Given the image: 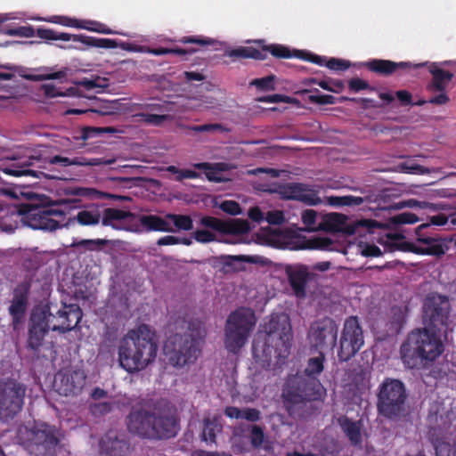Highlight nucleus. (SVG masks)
I'll use <instances>...</instances> for the list:
<instances>
[{
	"label": "nucleus",
	"mask_w": 456,
	"mask_h": 456,
	"mask_svg": "<svg viewBox=\"0 0 456 456\" xmlns=\"http://www.w3.org/2000/svg\"><path fill=\"white\" fill-rule=\"evenodd\" d=\"M364 344L363 330L359 318L352 315L347 317L343 324L338 340V358L339 362L352 359Z\"/></svg>",
	"instance_id": "nucleus-12"
},
{
	"label": "nucleus",
	"mask_w": 456,
	"mask_h": 456,
	"mask_svg": "<svg viewBox=\"0 0 456 456\" xmlns=\"http://www.w3.org/2000/svg\"><path fill=\"white\" fill-rule=\"evenodd\" d=\"M41 310L49 314L47 320L52 325V330L64 334L77 328L83 317V312L77 304H61V307L53 303L39 305Z\"/></svg>",
	"instance_id": "nucleus-11"
},
{
	"label": "nucleus",
	"mask_w": 456,
	"mask_h": 456,
	"mask_svg": "<svg viewBox=\"0 0 456 456\" xmlns=\"http://www.w3.org/2000/svg\"><path fill=\"white\" fill-rule=\"evenodd\" d=\"M166 219L171 221L178 230L191 231L193 222L190 216L178 214H167Z\"/></svg>",
	"instance_id": "nucleus-41"
},
{
	"label": "nucleus",
	"mask_w": 456,
	"mask_h": 456,
	"mask_svg": "<svg viewBox=\"0 0 456 456\" xmlns=\"http://www.w3.org/2000/svg\"><path fill=\"white\" fill-rule=\"evenodd\" d=\"M428 71L432 76L431 80L427 85V90L432 93L437 92L439 94L428 99V102L433 105H444L449 102L450 98L446 94V87L453 77V73L444 70L442 66L452 65V61L443 62H425Z\"/></svg>",
	"instance_id": "nucleus-14"
},
{
	"label": "nucleus",
	"mask_w": 456,
	"mask_h": 456,
	"mask_svg": "<svg viewBox=\"0 0 456 456\" xmlns=\"http://www.w3.org/2000/svg\"><path fill=\"white\" fill-rule=\"evenodd\" d=\"M113 404L110 402H100L91 404L90 411L94 416H102L112 411Z\"/></svg>",
	"instance_id": "nucleus-53"
},
{
	"label": "nucleus",
	"mask_w": 456,
	"mask_h": 456,
	"mask_svg": "<svg viewBox=\"0 0 456 456\" xmlns=\"http://www.w3.org/2000/svg\"><path fill=\"white\" fill-rule=\"evenodd\" d=\"M282 200H297L308 206H316L322 202L318 192L307 184L300 183H275L268 190Z\"/></svg>",
	"instance_id": "nucleus-15"
},
{
	"label": "nucleus",
	"mask_w": 456,
	"mask_h": 456,
	"mask_svg": "<svg viewBox=\"0 0 456 456\" xmlns=\"http://www.w3.org/2000/svg\"><path fill=\"white\" fill-rule=\"evenodd\" d=\"M220 208L224 212L232 216H238L241 214V208L240 204L234 200L223 201L220 205Z\"/></svg>",
	"instance_id": "nucleus-56"
},
{
	"label": "nucleus",
	"mask_w": 456,
	"mask_h": 456,
	"mask_svg": "<svg viewBox=\"0 0 456 456\" xmlns=\"http://www.w3.org/2000/svg\"><path fill=\"white\" fill-rule=\"evenodd\" d=\"M56 165L59 164L62 167L78 166V167H94L101 166L102 164H110L112 161H105L102 159L94 158L86 159L83 157H75L69 159L60 155L53 156L48 159L47 161L43 162L41 158L37 156H30L28 159L21 160L18 163H13L4 168V173L9 175L20 176H32L35 178H47L57 179L58 176L52 174H46L42 169H45V164Z\"/></svg>",
	"instance_id": "nucleus-6"
},
{
	"label": "nucleus",
	"mask_w": 456,
	"mask_h": 456,
	"mask_svg": "<svg viewBox=\"0 0 456 456\" xmlns=\"http://www.w3.org/2000/svg\"><path fill=\"white\" fill-rule=\"evenodd\" d=\"M56 379L60 384L57 391L64 396L77 395L86 385V376L82 370H72L58 372Z\"/></svg>",
	"instance_id": "nucleus-21"
},
{
	"label": "nucleus",
	"mask_w": 456,
	"mask_h": 456,
	"mask_svg": "<svg viewBox=\"0 0 456 456\" xmlns=\"http://www.w3.org/2000/svg\"><path fill=\"white\" fill-rule=\"evenodd\" d=\"M226 55L236 59L254 60H265L267 56L263 51L252 46H240L235 49L229 50L226 52Z\"/></svg>",
	"instance_id": "nucleus-31"
},
{
	"label": "nucleus",
	"mask_w": 456,
	"mask_h": 456,
	"mask_svg": "<svg viewBox=\"0 0 456 456\" xmlns=\"http://www.w3.org/2000/svg\"><path fill=\"white\" fill-rule=\"evenodd\" d=\"M315 94H312L308 96V101L313 103L320 105L335 104L336 98L331 94H320L319 90H314Z\"/></svg>",
	"instance_id": "nucleus-50"
},
{
	"label": "nucleus",
	"mask_w": 456,
	"mask_h": 456,
	"mask_svg": "<svg viewBox=\"0 0 456 456\" xmlns=\"http://www.w3.org/2000/svg\"><path fill=\"white\" fill-rule=\"evenodd\" d=\"M134 217V215L130 211L107 208L102 213V224L110 226L113 229H119L118 223L132 220Z\"/></svg>",
	"instance_id": "nucleus-28"
},
{
	"label": "nucleus",
	"mask_w": 456,
	"mask_h": 456,
	"mask_svg": "<svg viewBox=\"0 0 456 456\" xmlns=\"http://www.w3.org/2000/svg\"><path fill=\"white\" fill-rule=\"evenodd\" d=\"M59 444L53 429L44 424L30 430L26 441V448L35 456H52Z\"/></svg>",
	"instance_id": "nucleus-17"
},
{
	"label": "nucleus",
	"mask_w": 456,
	"mask_h": 456,
	"mask_svg": "<svg viewBox=\"0 0 456 456\" xmlns=\"http://www.w3.org/2000/svg\"><path fill=\"white\" fill-rule=\"evenodd\" d=\"M155 331L148 324H140L127 331L120 339L118 354L122 369L128 373L144 370L155 361L158 346Z\"/></svg>",
	"instance_id": "nucleus-3"
},
{
	"label": "nucleus",
	"mask_w": 456,
	"mask_h": 456,
	"mask_svg": "<svg viewBox=\"0 0 456 456\" xmlns=\"http://www.w3.org/2000/svg\"><path fill=\"white\" fill-rule=\"evenodd\" d=\"M47 313L46 310H41L37 306L30 314L26 347L34 353L40 350L45 335L52 330V325L47 320Z\"/></svg>",
	"instance_id": "nucleus-18"
},
{
	"label": "nucleus",
	"mask_w": 456,
	"mask_h": 456,
	"mask_svg": "<svg viewBox=\"0 0 456 456\" xmlns=\"http://www.w3.org/2000/svg\"><path fill=\"white\" fill-rule=\"evenodd\" d=\"M325 66L331 70H346L350 67V63L345 60L337 59V58H330Z\"/></svg>",
	"instance_id": "nucleus-57"
},
{
	"label": "nucleus",
	"mask_w": 456,
	"mask_h": 456,
	"mask_svg": "<svg viewBox=\"0 0 456 456\" xmlns=\"http://www.w3.org/2000/svg\"><path fill=\"white\" fill-rule=\"evenodd\" d=\"M393 223L395 224H415L419 219L418 216L411 212H403L395 215L393 218Z\"/></svg>",
	"instance_id": "nucleus-54"
},
{
	"label": "nucleus",
	"mask_w": 456,
	"mask_h": 456,
	"mask_svg": "<svg viewBox=\"0 0 456 456\" xmlns=\"http://www.w3.org/2000/svg\"><path fill=\"white\" fill-rule=\"evenodd\" d=\"M326 361L324 354L321 351L317 356L310 357L302 374L310 378H318L324 370Z\"/></svg>",
	"instance_id": "nucleus-33"
},
{
	"label": "nucleus",
	"mask_w": 456,
	"mask_h": 456,
	"mask_svg": "<svg viewBox=\"0 0 456 456\" xmlns=\"http://www.w3.org/2000/svg\"><path fill=\"white\" fill-rule=\"evenodd\" d=\"M362 197L346 195V196H331L329 198V203L336 207L344 206H360L363 203Z\"/></svg>",
	"instance_id": "nucleus-40"
},
{
	"label": "nucleus",
	"mask_w": 456,
	"mask_h": 456,
	"mask_svg": "<svg viewBox=\"0 0 456 456\" xmlns=\"http://www.w3.org/2000/svg\"><path fill=\"white\" fill-rule=\"evenodd\" d=\"M428 228V224H421L416 230L417 241L423 246H418L411 241H403L399 245V248L405 252H411L417 255H428L441 256L445 254L448 247L444 242H441L437 237L428 234L425 230Z\"/></svg>",
	"instance_id": "nucleus-16"
},
{
	"label": "nucleus",
	"mask_w": 456,
	"mask_h": 456,
	"mask_svg": "<svg viewBox=\"0 0 456 456\" xmlns=\"http://www.w3.org/2000/svg\"><path fill=\"white\" fill-rule=\"evenodd\" d=\"M345 221L346 216L342 214L331 213L327 216L328 224L334 230L339 229Z\"/></svg>",
	"instance_id": "nucleus-61"
},
{
	"label": "nucleus",
	"mask_w": 456,
	"mask_h": 456,
	"mask_svg": "<svg viewBox=\"0 0 456 456\" xmlns=\"http://www.w3.org/2000/svg\"><path fill=\"white\" fill-rule=\"evenodd\" d=\"M26 389L15 379H0V419H13L22 410Z\"/></svg>",
	"instance_id": "nucleus-13"
},
{
	"label": "nucleus",
	"mask_w": 456,
	"mask_h": 456,
	"mask_svg": "<svg viewBox=\"0 0 456 456\" xmlns=\"http://www.w3.org/2000/svg\"><path fill=\"white\" fill-rule=\"evenodd\" d=\"M296 58L310 61V62L317 64L319 66H325V63L328 61L323 56H320V55L314 54L312 53L301 51V50L296 51Z\"/></svg>",
	"instance_id": "nucleus-47"
},
{
	"label": "nucleus",
	"mask_w": 456,
	"mask_h": 456,
	"mask_svg": "<svg viewBox=\"0 0 456 456\" xmlns=\"http://www.w3.org/2000/svg\"><path fill=\"white\" fill-rule=\"evenodd\" d=\"M4 34L8 36H17L22 37H32L35 35L37 36V30L35 31L34 28L30 25L20 26L14 28H9L4 31Z\"/></svg>",
	"instance_id": "nucleus-46"
},
{
	"label": "nucleus",
	"mask_w": 456,
	"mask_h": 456,
	"mask_svg": "<svg viewBox=\"0 0 456 456\" xmlns=\"http://www.w3.org/2000/svg\"><path fill=\"white\" fill-rule=\"evenodd\" d=\"M450 305L445 297H428L423 305L425 327L411 330L400 346L405 368L422 370L430 367L443 354L440 327L446 326Z\"/></svg>",
	"instance_id": "nucleus-1"
},
{
	"label": "nucleus",
	"mask_w": 456,
	"mask_h": 456,
	"mask_svg": "<svg viewBox=\"0 0 456 456\" xmlns=\"http://www.w3.org/2000/svg\"><path fill=\"white\" fill-rule=\"evenodd\" d=\"M126 423L131 434L150 440L169 439L179 429L176 410L167 403H158L151 408L133 407Z\"/></svg>",
	"instance_id": "nucleus-2"
},
{
	"label": "nucleus",
	"mask_w": 456,
	"mask_h": 456,
	"mask_svg": "<svg viewBox=\"0 0 456 456\" xmlns=\"http://www.w3.org/2000/svg\"><path fill=\"white\" fill-rule=\"evenodd\" d=\"M219 429H221V428L218 427L217 419L216 418H204L201 440L209 444H215L216 439V431Z\"/></svg>",
	"instance_id": "nucleus-35"
},
{
	"label": "nucleus",
	"mask_w": 456,
	"mask_h": 456,
	"mask_svg": "<svg viewBox=\"0 0 456 456\" xmlns=\"http://www.w3.org/2000/svg\"><path fill=\"white\" fill-rule=\"evenodd\" d=\"M109 244V240L105 239H83L73 241L71 247L75 248H82L88 251H99L102 247Z\"/></svg>",
	"instance_id": "nucleus-37"
},
{
	"label": "nucleus",
	"mask_w": 456,
	"mask_h": 456,
	"mask_svg": "<svg viewBox=\"0 0 456 456\" xmlns=\"http://www.w3.org/2000/svg\"><path fill=\"white\" fill-rule=\"evenodd\" d=\"M338 422L353 445H358L362 443L361 425L358 421H354L348 417L343 416L338 419Z\"/></svg>",
	"instance_id": "nucleus-29"
},
{
	"label": "nucleus",
	"mask_w": 456,
	"mask_h": 456,
	"mask_svg": "<svg viewBox=\"0 0 456 456\" xmlns=\"http://www.w3.org/2000/svg\"><path fill=\"white\" fill-rule=\"evenodd\" d=\"M261 51H263L265 54L266 52L270 53L273 56L278 58V59H289V58H296V51H291L289 47L278 45V44H273L269 45L264 46Z\"/></svg>",
	"instance_id": "nucleus-38"
},
{
	"label": "nucleus",
	"mask_w": 456,
	"mask_h": 456,
	"mask_svg": "<svg viewBox=\"0 0 456 456\" xmlns=\"http://www.w3.org/2000/svg\"><path fill=\"white\" fill-rule=\"evenodd\" d=\"M161 216L156 215H146L140 217V223L149 231L172 232L170 224Z\"/></svg>",
	"instance_id": "nucleus-30"
},
{
	"label": "nucleus",
	"mask_w": 456,
	"mask_h": 456,
	"mask_svg": "<svg viewBox=\"0 0 456 456\" xmlns=\"http://www.w3.org/2000/svg\"><path fill=\"white\" fill-rule=\"evenodd\" d=\"M292 331L289 315L272 314L264 325V333H258L252 345L256 360L270 363L273 358L280 360L289 354Z\"/></svg>",
	"instance_id": "nucleus-4"
},
{
	"label": "nucleus",
	"mask_w": 456,
	"mask_h": 456,
	"mask_svg": "<svg viewBox=\"0 0 456 456\" xmlns=\"http://www.w3.org/2000/svg\"><path fill=\"white\" fill-rule=\"evenodd\" d=\"M317 212L314 209H306L302 213V222L306 225L309 230H314V224L316 222Z\"/></svg>",
	"instance_id": "nucleus-59"
},
{
	"label": "nucleus",
	"mask_w": 456,
	"mask_h": 456,
	"mask_svg": "<svg viewBox=\"0 0 456 456\" xmlns=\"http://www.w3.org/2000/svg\"><path fill=\"white\" fill-rule=\"evenodd\" d=\"M408 394L403 381L394 378H386L377 390L376 407L379 416L398 420L407 413Z\"/></svg>",
	"instance_id": "nucleus-7"
},
{
	"label": "nucleus",
	"mask_w": 456,
	"mask_h": 456,
	"mask_svg": "<svg viewBox=\"0 0 456 456\" xmlns=\"http://www.w3.org/2000/svg\"><path fill=\"white\" fill-rule=\"evenodd\" d=\"M77 194L84 197L96 198V199H115L119 200H131L130 197L127 196H118L106 192L97 191L93 188H79Z\"/></svg>",
	"instance_id": "nucleus-39"
},
{
	"label": "nucleus",
	"mask_w": 456,
	"mask_h": 456,
	"mask_svg": "<svg viewBox=\"0 0 456 456\" xmlns=\"http://www.w3.org/2000/svg\"><path fill=\"white\" fill-rule=\"evenodd\" d=\"M274 78L273 75L267 76L261 78H256L250 82L251 86H255L257 89L263 91L273 90L274 89Z\"/></svg>",
	"instance_id": "nucleus-51"
},
{
	"label": "nucleus",
	"mask_w": 456,
	"mask_h": 456,
	"mask_svg": "<svg viewBox=\"0 0 456 456\" xmlns=\"http://www.w3.org/2000/svg\"><path fill=\"white\" fill-rule=\"evenodd\" d=\"M37 37L44 40L80 42L87 46L95 48L114 49L118 46L117 41L111 38H98L86 35H71L65 32H58L51 28H38Z\"/></svg>",
	"instance_id": "nucleus-19"
},
{
	"label": "nucleus",
	"mask_w": 456,
	"mask_h": 456,
	"mask_svg": "<svg viewBox=\"0 0 456 456\" xmlns=\"http://www.w3.org/2000/svg\"><path fill=\"white\" fill-rule=\"evenodd\" d=\"M256 322L255 313L249 308L240 307L232 312L224 327L225 348L238 353L245 346Z\"/></svg>",
	"instance_id": "nucleus-8"
},
{
	"label": "nucleus",
	"mask_w": 456,
	"mask_h": 456,
	"mask_svg": "<svg viewBox=\"0 0 456 456\" xmlns=\"http://www.w3.org/2000/svg\"><path fill=\"white\" fill-rule=\"evenodd\" d=\"M29 281L20 282L13 289V297L9 306V314L12 318L14 326L20 324L24 316L28 302V294L30 290Z\"/></svg>",
	"instance_id": "nucleus-22"
},
{
	"label": "nucleus",
	"mask_w": 456,
	"mask_h": 456,
	"mask_svg": "<svg viewBox=\"0 0 456 456\" xmlns=\"http://www.w3.org/2000/svg\"><path fill=\"white\" fill-rule=\"evenodd\" d=\"M129 451V444L123 435L116 431H109L100 442V453L102 456H126Z\"/></svg>",
	"instance_id": "nucleus-23"
},
{
	"label": "nucleus",
	"mask_w": 456,
	"mask_h": 456,
	"mask_svg": "<svg viewBox=\"0 0 456 456\" xmlns=\"http://www.w3.org/2000/svg\"><path fill=\"white\" fill-rule=\"evenodd\" d=\"M309 243L311 244L310 248L328 249L333 244V241L328 237H319L310 240Z\"/></svg>",
	"instance_id": "nucleus-62"
},
{
	"label": "nucleus",
	"mask_w": 456,
	"mask_h": 456,
	"mask_svg": "<svg viewBox=\"0 0 456 456\" xmlns=\"http://www.w3.org/2000/svg\"><path fill=\"white\" fill-rule=\"evenodd\" d=\"M200 224L224 233V221L214 216H206L200 219Z\"/></svg>",
	"instance_id": "nucleus-49"
},
{
	"label": "nucleus",
	"mask_w": 456,
	"mask_h": 456,
	"mask_svg": "<svg viewBox=\"0 0 456 456\" xmlns=\"http://www.w3.org/2000/svg\"><path fill=\"white\" fill-rule=\"evenodd\" d=\"M49 69H45V72L38 73L36 75L31 76V79L35 81H44V80H52V79H58L61 80L66 78L67 77V69H64L62 70H59L56 72H48Z\"/></svg>",
	"instance_id": "nucleus-45"
},
{
	"label": "nucleus",
	"mask_w": 456,
	"mask_h": 456,
	"mask_svg": "<svg viewBox=\"0 0 456 456\" xmlns=\"http://www.w3.org/2000/svg\"><path fill=\"white\" fill-rule=\"evenodd\" d=\"M187 129L189 131L194 132V133H214L216 131L223 132L224 129L222 125L220 124H203L199 126H187Z\"/></svg>",
	"instance_id": "nucleus-52"
},
{
	"label": "nucleus",
	"mask_w": 456,
	"mask_h": 456,
	"mask_svg": "<svg viewBox=\"0 0 456 456\" xmlns=\"http://www.w3.org/2000/svg\"><path fill=\"white\" fill-rule=\"evenodd\" d=\"M102 223L101 206L91 204L85 208L79 210L76 216L71 217L66 216L65 228H73L76 224L81 226H95Z\"/></svg>",
	"instance_id": "nucleus-25"
},
{
	"label": "nucleus",
	"mask_w": 456,
	"mask_h": 456,
	"mask_svg": "<svg viewBox=\"0 0 456 456\" xmlns=\"http://www.w3.org/2000/svg\"><path fill=\"white\" fill-rule=\"evenodd\" d=\"M248 439L253 448L258 449L262 446L265 441V429L263 427L258 425L248 426Z\"/></svg>",
	"instance_id": "nucleus-42"
},
{
	"label": "nucleus",
	"mask_w": 456,
	"mask_h": 456,
	"mask_svg": "<svg viewBox=\"0 0 456 456\" xmlns=\"http://www.w3.org/2000/svg\"><path fill=\"white\" fill-rule=\"evenodd\" d=\"M24 222L34 230L52 232L64 227L66 214L59 208L31 204L24 206Z\"/></svg>",
	"instance_id": "nucleus-10"
},
{
	"label": "nucleus",
	"mask_w": 456,
	"mask_h": 456,
	"mask_svg": "<svg viewBox=\"0 0 456 456\" xmlns=\"http://www.w3.org/2000/svg\"><path fill=\"white\" fill-rule=\"evenodd\" d=\"M426 63L411 64L408 61L395 62L389 60L372 59L363 65L371 72L382 76H389L399 69H411L424 67Z\"/></svg>",
	"instance_id": "nucleus-26"
},
{
	"label": "nucleus",
	"mask_w": 456,
	"mask_h": 456,
	"mask_svg": "<svg viewBox=\"0 0 456 456\" xmlns=\"http://www.w3.org/2000/svg\"><path fill=\"white\" fill-rule=\"evenodd\" d=\"M286 273L295 296L304 298L306 296V284L312 276L308 267L305 265H288Z\"/></svg>",
	"instance_id": "nucleus-24"
},
{
	"label": "nucleus",
	"mask_w": 456,
	"mask_h": 456,
	"mask_svg": "<svg viewBox=\"0 0 456 456\" xmlns=\"http://www.w3.org/2000/svg\"><path fill=\"white\" fill-rule=\"evenodd\" d=\"M48 20L50 22L58 23L63 26L84 28L89 31L97 32L101 34H113V31L110 28H108L107 25L98 21H86L87 25H85L83 24L84 22L81 20L64 16H53Z\"/></svg>",
	"instance_id": "nucleus-27"
},
{
	"label": "nucleus",
	"mask_w": 456,
	"mask_h": 456,
	"mask_svg": "<svg viewBox=\"0 0 456 456\" xmlns=\"http://www.w3.org/2000/svg\"><path fill=\"white\" fill-rule=\"evenodd\" d=\"M41 90L43 91L44 94L47 98H55L58 96H64L65 94L62 93L60 89H58L53 84H45L41 86Z\"/></svg>",
	"instance_id": "nucleus-64"
},
{
	"label": "nucleus",
	"mask_w": 456,
	"mask_h": 456,
	"mask_svg": "<svg viewBox=\"0 0 456 456\" xmlns=\"http://www.w3.org/2000/svg\"><path fill=\"white\" fill-rule=\"evenodd\" d=\"M167 170L173 175H176L175 180L178 182H181L183 179H197L200 176V175L195 170L180 169L175 166H168Z\"/></svg>",
	"instance_id": "nucleus-43"
},
{
	"label": "nucleus",
	"mask_w": 456,
	"mask_h": 456,
	"mask_svg": "<svg viewBox=\"0 0 456 456\" xmlns=\"http://www.w3.org/2000/svg\"><path fill=\"white\" fill-rule=\"evenodd\" d=\"M348 89L352 93H359L362 90L372 92L375 90L367 81L359 77H353L348 81Z\"/></svg>",
	"instance_id": "nucleus-48"
},
{
	"label": "nucleus",
	"mask_w": 456,
	"mask_h": 456,
	"mask_svg": "<svg viewBox=\"0 0 456 456\" xmlns=\"http://www.w3.org/2000/svg\"><path fill=\"white\" fill-rule=\"evenodd\" d=\"M428 221L426 224H428V228L425 230V232L434 237H437L441 242H444L440 237H438L437 234H435L431 230V225L436 226H443L447 224L448 222V216L445 214H437L432 216L428 217Z\"/></svg>",
	"instance_id": "nucleus-44"
},
{
	"label": "nucleus",
	"mask_w": 456,
	"mask_h": 456,
	"mask_svg": "<svg viewBox=\"0 0 456 456\" xmlns=\"http://www.w3.org/2000/svg\"><path fill=\"white\" fill-rule=\"evenodd\" d=\"M179 42L183 44H195L200 46L212 45L215 44V40L211 38H204L196 36H186L179 39Z\"/></svg>",
	"instance_id": "nucleus-55"
},
{
	"label": "nucleus",
	"mask_w": 456,
	"mask_h": 456,
	"mask_svg": "<svg viewBox=\"0 0 456 456\" xmlns=\"http://www.w3.org/2000/svg\"><path fill=\"white\" fill-rule=\"evenodd\" d=\"M187 330L183 334L175 333L167 338L164 344V354L175 367H183L194 362L199 354V342L204 338L205 330L199 321L186 322Z\"/></svg>",
	"instance_id": "nucleus-5"
},
{
	"label": "nucleus",
	"mask_w": 456,
	"mask_h": 456,
	"mask_svg": "<svg viewBox=\"0 0 456 456\" xmlns=\"http://www.w3.org/2000/svg\"><path fill=\"white\" fill-rule=\"evenodd\" d=\"M436 456H456V442L446 437L432 438Z\"/></svg>",
	"instance_id": "nucleus-32"
},
{
	"label": "nucleus",
	"mask_w": 456,
	"mask_h": 456,
	"mask_svg": "<svg viewBox=\"0 0 456 456\" xmlns=\"http://www.w3.org/2000/svg\"><path fill=\"white\" fill-rule=\"evenodd\" d=\"M250 230L249 223L245 219H232L224 221V233L225 234H245Z\"/></svg>",
	"instance_id": "nucleus-36"
},
{
	"label": "nucleus",
	"mask_w": 456,
	"mask_h": 456,
	"mask_svg": "<svg viewBox=\"0 0 456 456\" xmlns=\"http://www.w3.org/2000/svg\"><path fill=\"white\" fill-rule=\"evenodd\" d=\"M309 338L312 346L316 349L334 347L338 338V326L335 321L330 317L315 321L310 327Z\"/></svg>",
	"instance_id": "nucleus-20"
},
{
	"label": "nucleus",
	"mask_w": 456,
	"mask_h": 456,
	"mask_svg": "<svg viewBox=\"0 0 456 456\" xmlns=\"http://www.w3.org/2000/svg\"><path fill=\"white\" fill-rule=\"evenodd\" d=\"M250 422H256L261 419V412L256 408H244L241 411V418Z\"/></svg>",
	"instance_id": "nucleus-60"
},
{
	"label": "nucleus",
	"mask_w": 456,
	"mask_h": 456,
	"mask_svg": "<svg viewBox=\"0 0 456 456\" xmlns=\"http://www.w3.org/2000/svg\"><path fill=\"white\" fill-rule=\"evenodd\" d=\"M400 169L407 174H427L428 168L419 164H409V163H401L399 165Z\"/></svg>",
	"instance_id": "nucleus-58"
},
{
	"label": "nucleus",
	"mask_w": 456,
	"mask_h": 456,
	"mask_svg": "<svg viewBox=\"0 0 456 456\" xmlns=\"http://www.w3.org/2000/svg\"><path fill=\"white\" fill-rule=\"evenodd\" d=\"M220 165L221 164L200 162V163H194L192 166L195 169L204 171L206 178L209 182L221 183V182H224V179L222 177V175L220 174V171H222V168L219 167Z\"/></svg>",
	"instance_id": "nucleus-34"
},
{
	"label": "nucleus",
	"mask_w": 456,
	"mask_h": 456,
	"mask_svg": "<svg viewBox=\"0 0 456 456\" xmlns=\"http://www.w3.org/2000/svg\"><path fill=\"white\" fill-rule=\"evenodd\" d=\"M325 389L319 378H310L305 374L290 377L283 389L282 397L289 411L292 406L321 400Z\"/></svg>",
	"instance_id": "nucleus-9"
},
{
	"label": "nucleus",
	"mask_w": 456,
	"mask_h": 456,
	"mask_svg": "<svg viewBox=\"0 0 456 456\" xmlns=\"http://www.w3.org/2000/svg\"><path fill=\"white\" fill-rule=\"evenodd\" d=\"M265 220L270 224L279 225V224H281L285 221V217L281 211L273 210V211H269L267 213Z\"/></svg>",
	"instance_id": "nucleus-63"
}]
</instances>
